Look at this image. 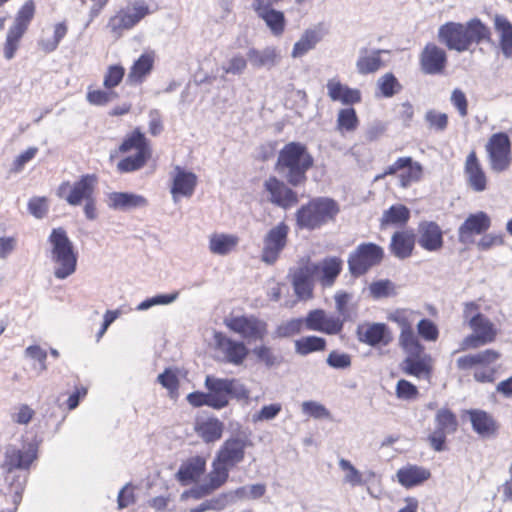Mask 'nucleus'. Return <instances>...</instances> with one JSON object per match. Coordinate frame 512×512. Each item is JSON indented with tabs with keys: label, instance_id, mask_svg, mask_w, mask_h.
<instances>
[{
	"label": "nucleus",
	"instance_id": "obj_1",
	"mask_svg": "<svg viewBox=\"0 0 512 512\" xmlns=\"http://www.w3.org/2000/svg\"><path fill=\"white\" fill-rule=\"evenodd\" d=\"M437 38L449 50L462 53L473 44L490 41L491 32L479 18H473L466 23L449 21L442 24L438 28Z\"/></svg>",
	"mask_w": 512,
	"mask_h": 512
},
{
	"label": "nucleus",
	"instance_id": "obj_2",
	"mask_svg": "<svg viewBox=\"0 0 512 512\" xmlns=\"http://www.w3.org/2000/svg\"><path fill=\"white\" fill-rule=\"evenodd\" d=\"M314 159L305 144L289 142L279 151L276 170L293 187L304 185Z\"/></svg>",
	"mask_w": 512,
	"mask_h": 512
},
{
	"label": "nucleus",
	"instance_id": "obj_3",
	"mask_svg": "<svg viewBox=\"0 0 512 512\" xmlns=\"http://www.w3.org/2000/svg\"><path fill=\"white\" fill-rule=\"evenodd\" d=\"M48 258L53 264V275L65 280L76 272L78 252L63 227L53 228L47 238Z\"/></svg>",
	"mask_w": 512,
	"mask_h": 512
},
{
	"label": "nucleus",
	"instance_id": "obj_4",
	"mask_svg": "<svg viewBox=\"0 0 512 512\" xmlns=\"http://www.w3.org/2000/svg\"><path fill=\"white\" fill-rule=\"evenodd\" d=\"M339 212L336 201L327 197H317L302 205L296 212V224L300 229H319L333 220Z\"/></svg>",
	"mask_w": 512,
	"mask_h": 512
},
{
	"label": "nucleus",
	"instance_id": "obj_5",
	"mask_svg": "<svg viewBox=\"0 0 512 512\" xmlns=\"http://www.w3.org/2000/svg\"><path fill=\"white\" fill-rule=\"evenodd\" d=\"M150 13V8L144 0H135L111 16L106 27L112 36L120 38L125 31L134 28Z\"/></svg>",
	"mask_w": 512,
	"mask_h": 512
},
{
	"label": "nucleus",
	"instance_id": "obj_6",
	"mask_svg": "<svg viewBox=\"0 0 512 512\" xmlns=\"http://www.w3.org/2000/svg\"><path fill=\"white\" fill-rule=\"evenodd\" d=\"M384 258V249L373 242L359 244L348 257L349 272L354 277L366 274L372 267L379 265Z\"/></svg>",
	"mask_w": 512,
	"mask_h": 512
},
{
	"label": "nucleus",
	"instance_id": "obj_7",
	"mask_svg": "<svg viewBox=\"0 0 512 512\" xmlns=\"http://www.w3.org/2000/svg\"><path fill=\"white\" fill-rule=\"evenodd\" d=\"M35 13L33 1H26L16 14L14 24L9 28L4 45V57L11 60L19 45V41L28 29Z\"/></svg>",
	"mask_w": 512,
	"mask_h": 512
},
{
	"label": "nucleus",
	"instance_id": "obj_8",
	"mask_svg": "<svg viewBox=\"0 0 512 512\" xmlns=\"http://www.w3.org/2000/svg\"><path fill=\"white\" fill-rule=\"evenodd\" d=\"M96 182L94 174H85L73 185L69 181L62 182L57 188L56 195L69 205L78 206L93 197Z\"/></svg>",
	"mask_w": 512,
	"mask_h": 512
},
{
	"label": "nucleus",
	"instance_id": "obj_9",
	"mask_svg": "<svg viewBox=\"0 0 512 512\" xmlns=\"http://www.w3.org/2000/svg\"><path fill=\"white\" fill-rule=\"evenodd\" d=\"M486 151L490 168L493 172L501 173L510 167L511 164V141L504 132L493 134L487 144Z\"/></svg>",
	"mask_w": 512,
	"mask_h": 512
},
{
	"label": "nucleus",
	"instance_id": "obj_10",
	"mask_svg": "<svg viewBox=\"0 0 512 512\" xmlns=\"http://www.w3.org/2000/svg\"><path fill=\"white\" fill-rule=\"evenodd\" d=\"M213 340L218 359L224 363L240 366L249 354L243 341L234 340L222 332H214Z\"/></svg>",
	"mask_w": 512,
	"mask_h": 512
},
{
	"label": "nucleus",
	"instance_id": "obj_11",
	"mask_svg": "<svg viewBox=\"0 0 512 512\" xmlns=\"http://www.w3.org/2000/svg\"><path fill=\"white\" fill-rule=\"evenodd\" d=\"M253 442L250 434L244 431L228 437L220 446L216 453V457L220 462L235 467L245 458V451L248 447H252Z\"/></svg>",
	"mask_w": 512,
	"mask_h": 512
},
{
	"label": "nucleus",
	"instance_id": "obj_12",
	"mask_svg": "<svg viewBox=\"0 0 512 512\" xmlns=\"http://www.w3.org/2000/svg\"><path fill=\"white\" fill-rule=\"evenodd\" d=\"M472 334L466 336L462 343L461 349H476L480 346L490 344L497 337V328L485 315L474 316L469 325Z\"/></svg>",
	"mask_w": 512,
	"mask_h": 512
},
{
	"label": "nucleus",
	"instance_id": "obj_13",
	"mask_svg": "<svg viewBox=\"0 0 512 512\" xmlns=\"http://www.w3.org/2000/svg\"><path fill=\"white\" fill-rule=\"evenodd\" d=\"M435 429L429 435L430 446L437 452L445 450L447 435L453 434L458 428V419L455 413L449 408L439 409L434 417Z\"/></svg>",
	"mask_w": 512,
	"mask_h": 512
},
{
	"label": "nucleus",
	"instance_id": "obj_14",
	"mask_svg": "<svg viewBox=\"0 0 512 512\" xmlns=\"http://www.w3.org/2000/svg\"><path fill=\"white\" fill-rule=\"evenodd\" d=\"M289 226L280 222L272 227L263 238L261 260L265 264L272 265L280 257L288 242Z\"/></svg>",
	"mask_w": 512,
	"mask_h": 512
},
{
	"label": "nucleus",
	"instance_id": "obj_15",
	"mask_svg": "<svg viewBox=\"0 0 512 512\" xmlns=\"http://www.w3.org/2000/svg\"><path fill=\"white\" fill-rule=\"evenodd\" d=\"M224 324L231 331L247 340H263L267 335L268 325L254 315H242L226 318Z\"/></svg>",
	"mask_w": 512,
	"mask_h": 512
},
{
	"label": "nucleus",
	"instance_id": "obj_16",
	"mask_svg": "<svg viewBox=\"0 0 512 512\" xmlns=\"http://www.w3.org/2000/svg\"><path fill=\"white\" fill-rule=\"evenodd\" d=\"M37 458V447L34 444H28L23 449H18L13 445L6 447L4 461L1 468L11 474L14 470H29L31 464Z\"/></svg>",
	"mask_w": 512,
	"mask_h": 512
},
{
	"label": "nucleus",
	"instance_id": "obj_17",
	"mask_svg": "<svg viewBox=\"0 0 512 512\" xmlns=\"http://www.w3.org/2000/svg\"><path fill=\"white\" fill-rule=\"evenodd\" d=\"M303 321L309 331L337 335L343 330V320L339 316L327 314L323 309L309 311Z\"/></svg>",
	"mask_w": 512,
	"mask_h": 512
},
{
	"label": "nucleus",
	"instance_id": "obj_18",
	"mask_svg": "<svg viewBox=\"0 0 512 512\" xmlns=\"http://www.w3.org/2000/svg\"><path fill=\"white\" fill-rule=\"evenodd\" d=\"M263 186L268 200L280 208L289 209L298 203L297 193L275 176L266 179Z\"/></svg>",
	"mask_w": 512,
	"mask_h": 512
},
{
	"label": "nucleus",
	"instance_id": "obj_19",
	"mask_svg": "<svg viewBox=\"0 0 512 512\" xmlns=\"http://www.w3.org/2000/svg\"><path fill=\"white\" fill-rule=\"evenodd\" d=\"M491 226V219L486 212L470 214L458 228V241L464 245L473 244L476 235L485 233Z\"/></svg>",
	"mask_w": 512,
	"mask_h": 512
},
{
	"label": "nucleus",
	"instance_id": "obj_20",
	"mask_svg": "<svg viewBox=\"0 0 512 512\" xmlns=\"http://www.w3.org/2000/svg\"><path fill=\"white\" fill-rule=\"evenodd\" d=\"M252 8L274 36L279 37L284 33L286 27L285 15L282 11L274 9L269 0H253Z\"/></svg>",
	"mask_w": 512,
	"mask_h": 512
},
{
	"label": "nucleus",
	"instance_id": "obj_21",
	"mask_svg": "<svg viewBox=\"0 0 512 512\" xmlns=\"http://www.w3.org/2000/svg\"><path fill=\"white\" fill-rule=\"evenodd\" d=\"M447 64L445 50L434 43H428L420 54L421 71L427 75L441 74Z\"/></svg>",
	"mask_w": 512,
	"mask_h": 512
},
{
	"label": "nucleus",
	"instance_id": "obj_22",
	"mask_svg": "<svg viewBox=\"0 0 512 512\" xmlns=\"http://www.w3.org/2000/svg\"><path fill=\"white\" fill-rule=\"evenodd\" d=\"M357 338L361 343L372 347H377L379 345L386 346L393 339L392 333L387 324L380 322L358 326Z\"/></svg>",
	"mask_w": 512,
	"mask_h": 512
},
{
	"label": "nucleus",
	"instance_id": "obj_23",
	"mask_svg": "<svg viewBox=\"0 0 512 512\" xmlns=\"http://www.w3.org/2000/svg\"><path fill=\"white\" fill-rule=\"evenodd\" d=\"M318 273L319 266L316 263H307L293 272L292 285L298 298L308 299L312 296L313 277Z\"/></svg>",
	"mask_w": 512,
	"mask_h": 512
},
{
	"label": "nucleus",
	"instance_id": "obj_24",
	"mask_svg": "<svg viewBox=\"0 0 512 512\" xmlns=\"http://www.w3.org/2000/svg\"><path fill=\"white\" fill-rule=\"evenodd\" d=\"M417 232V242L424 250L436 252L443 247V232L436 222L421 221L418 224Z\"/></svg>",
	"mask_w": 512,
	"mask_h": 512
},
{
	"label": "nucleus",
	"instance_id": "obj_25",
	"mask_svg": "<svg viewBox=\"0 0 512 512\" xmlns=\"http://www.w3.org/2000/svg\"><path fill=\"white\" fill-rule=\"evenodd\" d=\"M471 423L473 431L482 438L496 436L499 430V423L487 411L482 409H469L465 411Z\"/></svg>",
	"mask_w": 512,
	"mask_h": 512
},
{
	"label": "nucleus",
	"instance_id": "obj_26",
	"mask_svg": "<svg viewBox=\"0 0 512 512\" xmlns=\"http://www.w3.org/2000/svg\"><path fill=\"white\" fill-rule=\"evenodd\" d=\"M107 205L112 210L127 212L146 207L148 200L132 192H111L107 195Z\"/></svg>",
	"mask_w": 512,
	"mask_h": 512
},
{
	"label": "nucleus",
	"instance_id": "obj_27",
	"mask_svg": "<svg viewBox=\"0 0 512 512\" xmlns=\"http://www.w3.org/2000/svg\"><path fill=\"white\" fill-rule=\"evenodd\" d=\"M197 185V176L191 171H186L180 166L175 167L171 194L176 202L178 197H191Z\"/></svg>",
	"mask_w": 512,
	"mask_h": 512
},
{
	"label": "nucleus",
	"instance_id": "obj_28",
	"mask_svg": "<svg viewBox=\"0 0 512 512\" xmlns=\"http://www.w3.org/2000/svg\"><path fill=\"white\" fill-rule=\"evenodd\" d=\"M206 470V460L202 456H193L182 462L175 477L183 485L196 482Z\"/></svg>",
	"mask_w": 512,
	"mask_h": 512
},
{
	"label": "nucleus",
	"instance_id": "obj_29",
	"mask_svg": "<svg viewBox=\"0 0 512 512\" xmlns=\"http://www.w3.org/2000/svg\"><path fill=\"white\" fill-rule=\"evenodd\" d=\"M387 50L362 47L359 49L356 60V70L360 75H368L377 72L382 66L381 54Z\"/></svg>",
	"mask_w": 512,
	"mask_h": 512
},
{
	"label": "nucleus",
	"instance_id": "obj_30",
	"mask_svg": "<svg viewBox=\"0 0 512 512\" xmlns=\"http://www.w3.org/2000/svg\"><path fill=\"white\" fill-rule=\"evenodd\" d=\"M464 173L467 178V183L472 190L482 192L486 189L487 178L475 151H471L468 154L465 161Z\"/></svg>",
	"mask_w": 512,
	"mask_h": 512
},
{
	"label": "nucleus",
	"instance_id": "obj_31",
	"mask_svg": "<svg viewBox=\"0 0 512 512\" xmlns=\"http://www.w3.org/2000/svg\"><path fill=\"white\" fill-rule=\"evenodd\" d=\"M416 236L413 230L396 231L389 244L390 253L400 260L409 258L415 247Z\"/></svg>",
	"mask_w": 512,
	"mask_h": 512
},
{
	"label": "nucleus",
	"instance_id": "obj_32",
	"mask_svg": "<svg viewBox=\"0 0 512 512\" xmlns=\"http://www.w3.org/2000/svg\"><path fill=\"white\" fill-rule=\"evenodd\" d=\"M326 87L332 101H339L344 105H353L361 101L360 90L344 85L336 78L328 80Z\"/></svg>",
	"mask_w": 512,
	"mask_h": 512
},
{
	"label": "nucleus",
	"instance_id": "obj_33",
	"mask_svg": "<svg viewBox=\"0 0 512 512\" xmlns=\"http://www.w3.org/2000/svg\"><path fill=\"white\" fill-rule=\"evenodd\" d=\"M205 387L208 390L212 408L220 410L229 404L227 378L206 376Z\"/></svg>",
	"mask_w": 512,
	"mask_h": 512
},
{
	"label": "nucleus",
	"instance_id": "obj_34",
	"mask_svg": "<svg viewBox=\"0 0 512 512\" xmlns=\"http://www.w3.org/2000/svg\"><path fill=\"white\" fill-rule=\"evenodd\" d=\"M324 31L320 26L306 29L300 39L294 44L291 56L300 58L314 49L316 45L323 39Z\"/></svg>",
	"mask_w": 512,
	"mask_h": 512
},
{
	"label": "nucleus",
	"instance_id": "obj_35",
	"mask_svg": "<svg viewBox=\"0 0 512 512\" xmlns=\"http://www.w3.org/2000/svg\"><path fill=\"white\" fill-rule=\"evenodd\" d=\"M247 58L256 69H271L278 63L280 57L275 47L267 46L262 50L250 48L247 52Z\"/></svg>",
	"mask_w": 512,
	"mask_h": 512
},
{
	"label": "nucleus",
	"instance_id": "obj_36",
	"mask_svg": "<svg viewBox=\"0 0 512 512\" xmlns=\"http://www.w3.org/2000/svg\"><path fill=\"white\" fill-rule=\"evenodd\" d=\"M430 476L429 470L417 465H408L397 471L398 482L406 488L417 486L428 480Z\"/></svg>",
	"mask_w": 512,
	"mask_h": 512
},
{
	"label": "nucleus",
	"instance_id": "obj_37",
	"mask_svg": "<svg viewBox=\"0 0 512 512\" xmlns=\"http://www.w3.org/2000/svg\"><path fill=\"white\" fill-rule=\"evenodd\" d=\"M194 430L205 443H213L222 437L224 424L217 418H208L197 421Z\"/></svg>",
	"mask_w": 512,
	"mask_h": 512
},
{
	"label": "nucleus",
	"instance_id": "obj_38",
	"mask_svg": "<svg viewBox=\"0 0 512 512\" xmlns=\"http://www.w3.org/2000/svg\"><path fill=\"white\" fill-rule=\"evenodd\" d=\"M239 243L238 236L226 233H214L209 237V250L212 254L225 256Z\"/></svg>",
	"mask_w": 512,
	"mask_h": 512
},
{
	"label": "nucleus",
	"instance_id": "obj_39",
	"mask_svg": "<svg viewBox=\"0 0 512 512\" xmlns=\"http://www.w3.org/2000/svg\"><path fill=\"white\" fill-rule=\"evenodd\" d=\"M496 31L499 33V46L505 58H512V23L502 15L494 19Z\"/></svg>",
	"mask_w": 512,
	"mask_h": 512
},
{
	"label": "nucleus",
	"instance_id": "obj_40",
	"mask_svg": "<svg viewBox=\"0 0 512 512\" xmlns=\"http://www.w3.org/2000/svg\"><path fill=\"white\" fill-rule=\"evenodd\" d=\"M154 58L150 54H142L132 65L127 75L130 85L141 84L153 68Z\"/></svg>",
	"mask_w": 512,
	"mask_h": 512
},
{
	"label": "nucleus",
	"instance_id": "obj_41",
	"mask_svg": "<svg viewBox=\"0 0 512 512\" xmlns=\"http://www.w3.org/2000/svg\"><path fill=\"white\" fill-rule=\"evenodd\" d=\"M342 260L339 257H326L319 266L320 281L323 286H331L342 271Z\"/></svg>",
	"mask_w": 512,
	"mask_h": 512
},
{
	"label": "nucleus",
	"instance_id": "obj_42",
	"mask_svg": "<svg viewBox=\"0 0 512 512\" xmlns=\"http://www.w3.org/2000/svg\"><path fill=\"white\" fill-rule=\"evenodd\" d=\"M402 370L407 375L415 376L418 378H428L431 374V367L428 364L427 357L421 358L419 356L409 355L402 362Z\"/></svg>",
	"mask_w": 512,
	"mask_h": 512
},
{
	"label": "nucleus",
	"instance_id": "obj_43",
	"mask_svg": "<svg viewBox=\"0 0 512 512\" xmlns=\"http://www.w3.org/2000/svg\"><path fill=\"white\" fill-rule=\"evenodd\" d=\"M327 342L325 338L309 335L294 341L295 353L300 356H307L314 352L324 351Z\"/></svg>",
	"mask_w": 512,
	"mask_h": 512
},
{
	"label": "nucleus",
	"instance_id": "obj_44",
	"mask_svg": "<svg viewBox=\"0 0 512 512\" xmlns=\"http://www.w3.org/2000/svg\"><path fill=\"white\" fill-rule=\"evenodd\" d=\"M253 355L256 357L257 362L263 364L267 369L280 366L284 358L281 354L274 352L273 348L267 345H258L252 349Z\"/></svg>",
	"mask_w": 512,
	"mask_h": 512
},
{
	"label": "nucleus",
	"instance_id": "obj_45",
	"mask_svg": "<svg viewBox=\"0 0 512 512\" xmlns=\"http://www.w3.org/2000/svg\"><path fill=\"white\" fill-rule=\"evenodd\" d=\"M151 157V152H145L143 149L136 152L133 156H127L117 164V170L120 173H130L137 170H140L145 166L149 158Z\"/></svg>",
	"mask_w": 512,
	"mask_h": 512
},
{
	"label": "nucleus",
	"instance_id": "obj_46",
	"mask_svg": "<svg viewBox=\"0 0 512 512\" xmlns=\"http://www.w3.org/2000/svg\"><path fill=\"white\" fill-rule=\"evenodd\" d=\"M132 149H135L136 152L142 149L145 152H151L145 135L138 128L129 134L119 146V151L121 153L129 152Z\"/></svg>",
	"mask_w": 512,
	"mask_h": 512
},
{
	"label": "nucleus",
	"instance_id": "obj_47",
	"mask_svg": "<svg viewBox=\"0 0 512 512\" xmlns=\"http://www.w3.org/2000/svg\"><path fill=\"white\" fill-rule=\"evenodd\" d=\"M230 468L231 467L228 464L220 462L215 456L212 463V470L208 474V483L210 484V488H214L216 490L224 485L229 477Z\"/></svg>",
	"mask_w": 512,
	"mask_h": 512
},
{
	"label": "nucleus",
	"instance_id": "obj_48",
	"mask_svg": "<svg viewBox=\"0 0 512 512\" xmlns=\"http://www.w3.org/2000/svg\"><path fill=\"white\" fill-rule=\"evenodd\" d=\"M410 218V211L404 205H393L383 213L382 224L404 225Z\"/></svg>",
	"mask_w": 512,
	"mask_h": 512
},
{
	"label": "nucleus",
	"instance_id": "obj_49",
	"mask_svg": "<svg viewBox=\"0 0 512 512\" xmlns=\"http://www.w3.org/2000/svg\"><path fill=\"white\" fill-rule=\"evenodd\" d=\"M399 345L406 353L412 356H419L423 352V346L416 337L413 328L400 332Z\"/></svg>",
	"mask_w": 512,
	"mask_h": 512
},
{
	"label": "nucleus",
	"instance_id": "obj_50",
	"mask_svg": "<svg viewBox=\"0 0 512 512\" xmlns=\"http://www.w3.org/2000/svg\"><path fill=\"white\" fill-rule=\"evenodd\" d=\"M359 120L354 108H344L337 115V129L343 132H352L357 129Z\"/></svg>",
	"mask_w": 512,
	"mask_h": 512
},
{
	"label": "nucleus",
	"instance_id": "obj_51",
	"mask_svg": "<svg viewBox=\"0 0 512 512\" xmlns=\"http://www.w3.org/2000/svg\"><path fill=\"white\" fill-rule=\"evenodd\" d=\"M370 295L374 299H382L397 294L395 284L389 279L374 281L369 285Z\"/></svg>",
	"mask_w": 512,
	"mask_h": 512
},
{
	"label": "nucleus",
	"instance_id": "obj_52",
	"mask_svg": "<svg viewBox=\"0 0 512 512\" xmlns=\"http://www.w3.org/2000/svg\"><path fill=\"white\" fill-rule=\"evenodd\" d=\"M304 321L302 318H293L278 325L274 331V338H289L301 333Z\"/></svg>",
	"mask_w": 512,
	"mask_h": 512
},
{
	"label": "nucleus",
	"instance_id": "obj_53",
	"mask_svg": "<svg viewBox=\"0 0 512 512\" xmlns=\"http://www.w3.org/2000/svg\"><path fill=\"white\" fill-rule=\"evenodd\" d=\"M67 31L68 28L65 22L57 23L54 26L53 38L40 40L39 46L45 53H51L55 51L61 40L66 36Z\"/></svg>",
	"mask_w": 512,
	"mask_h": 512
},
{
	"label": "nucleus",
	"instance_id": "obj_54",
	"mask_svg": "<svg viewBox=\"0 0 512 512\" xmlns=\"http://www.w3.org/2000/svg\"><path fill=\"white\" fill-rule=\"evenodd\" d=\"M416 315H418V312L410 309H396L388 315V320L396 323L403 331L413 328Z\"/></svg>",
	"mask_w": 512,
	"mask_h": 512
},
{
	"label": "nucleus",
	"instance_id": "obj_55",
	"mask_svg": "<svg viewBox=\"0 0 512 512\" xmlns=\"http://www.w3.org/2000/svg\"><path fill=\"white\" fill-rule=\"evenodd\" d=\"M407 171L399 175V184L403 188H407L414 182L421 180L423 175V167L419 162L413 161L406 166Z\"/></svg>",
	"mask_w": 512,
	"mask_h": 512
},
{
	"label": "nucleus",
	"instance_id": "obj_56",
	"mask_svg": "<svg viewBox=\"0 0 512 512\" xmlns=\"http://www.w3.org/2000/svg\"><path fill=\"white\" fill-rule=\"evenodd\" d=\"M247 61L248 58L244 55L241 53H235L222 65V70L225 74L239 76L246 70Z\"/></svg>",
	"mask_w": 512,
	"mask_h": 512
},
{
	"label": "nucleus",
	"instance_id": "obj_57",
	"mask_svg": "<svg viewBox=\"0 0 512 512\" xmlns=\"http://www.w3.org/2000/svg\"><path fill=\"white\" fill-rule=\"evenodd\" d=\"M178 295H179L178 292H173L170 294L155 295L151 298H147V299L143 300L142 302H140L137 305L136 310L137 311H145V310H148L156 305L171 304L178 298Z\"/></svg>",
	"mask_w": 512,
	"mask_h": 512
},
{
	"label": "nucleus",
	"instance_id": "obj_58",
	"mask_svg": "<svg viewBox=\"0 0 512 512\" xmlns=\"http://www.w3.org/2000/svg\"><path fill=\"white\" fill-rule=\"evenodd\" d=\"M378 87L382 95L386 98H390L398 93L402 86L397 78L392 73H386L378 80Z\"/></svg>",
	"mask_w": 512,
	"mask_h": 512
},
{
	"label": "nucleus",
	"instance_id": "obj_59",
	"mask_svg": "<svg viewBox=\"0 0 512 512\" xmlns=\"http://www.w3.org/2000/svg\"><path fill=\"white\" fill-rule=\"evenodd\" d=\"M326 363L333 369L345 370L351 367L352 358L348 353L333 350L328 354Z\"/></svg>",
	"mask_w": 512,
	"mask_h": 512
},
{
	"label": "nucleus",
	"instance_id": "obj_60",
	"mask_svg": "<svg viewBox=\"0 0 512 512\" xmlns=\"http://www.w3.org/2000/svg\"><path fill=\"white\" fill-rule=\"evenodd\" d=\"M302 412L314 419H328L330 411L321 403L316 401H304L302 403Z\"/></svg>",
	"mask_w": 512,
	"mask_h": 512
},
{
	"label": "nucleus",
	"instance_id": "obj_61",
	"mask_svg": "<svg viewBox=\"0 0 512 512\" xmlns=\"http://www.w3.org/2000/svg\"><path fill=\"white\" fill-rule=\"evenodd\" d=\"M228 396L238 401L248 400L250 397L249 389L236 378H227Z\"/></svg>",
	"mask_w": 512,
	"mask_h": 512
},
{
	"label": "nucleus",
	"instance_id": "obj_62",
	"mask_svg": "<svg viewBox=\"0 0 512 512\" xmlns=\"http://www.w3.org/2000/svg\"><path fill=\"white\" fill-rule=\"evenodd\" d=\"M125 75V69L121 65H111L108 67L103 85L106 89L111 90L118 86Z\"/></svg>",
	"mask_w": 512,
	"mask_h": 512
},
{
	"label": "nucleus",
	"instance_id": "obj_63",
	"mask_svg": "<svg viewBox=\"0 0 512 512\" xmlns=\"http://www.w3.org/2000/svg\"><path fill=\"white\" fill-rule=\"evenodd\" d=\"M118 97V94L114 91H104V90H92L88 91L86 95L87 101L91 105L95 106H104L109 102L113 101Z\"/></svg>",
	"mask_w": 512,
	"mask_h": 512
},
{
	"label": "nucleus",
	"instance_id": "obj_64",
	"mask_svg": "<svg viewBox=\"0 0 512 512\" xmlns=\"http://www.w3.org/2000/svg\"><path fill=\"white\" fill-rule=\"evenodd\" d=\"M339 467L346 471V475L344 477V481L351 486H359L363 484V479L361 473L352 465L349 460L340 459Z\"/></svg>",
	"mask_w": 512,
	"mask_h": 512
}]
</instances>
